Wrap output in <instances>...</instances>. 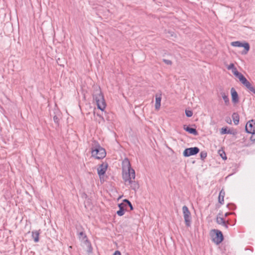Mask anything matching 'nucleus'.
Returning a JSON list of instances; mask_svg holds the SVG:
<instances>
[{
	"mask_svg": "<svg viewBox=\"0 0 255 255\" xmlns=\"http://www.w3.org/2000/svg\"><path fill=\"white\" fill-rule=\"evenodd\" d=\"M233 175V174L231 173V174H229L228 175L231 176V175Z\"/></svg>",
	"mask_w": 255,
	"mask_h": 255,
	"instance_id": "nucleus-37",
	"label": "nucleus"
},
{
	"mask_svg": "<svg viewBox=\"0 0 255 255\" xmlns=\"http://www.w3.org/2000/svg\"><path fill=\"white\" fill-rule=\"evenodd\" d=\"M182 211L185 225L186 226L189 227L191 222V213L186 206H184L182 207Z\"/></svg>",
	"mask_w": 255,
	"mask_h": 255,
	"instance_id": "nucleus-6",
	"label": "nucleus"
},
{
	"mask_svg": "<svg viewBox=\"0 0 255 255\" xmlns=\"http://www.w3.org/2000/svg\"><path fill=\"white\" fill-rule=\"evenodd\" d=\"M39 230L32 232V237L35 243H37L39 241Z\"/></svg>",
	"mask_w": 255,
	"mask_h": 255,
	"instance_id": "nucleus-19",
	"label": "nucleus"
},
{
	"mask_svg": "<svg viewBox=\"0 0 255 255\" xmlns=\"http://www.w3.org/2000/svg\"><path fill=\"white\" fill-rule=\"evenodd\" d=\"M231 44L234 47H244V49L242 51V54L243 55L247 54L250 50V44L247 42H242L239 41H236L231 42Z\"/></svg>",
	"mask_w": 255,
	"mask_h": 255,
	"instance_id": "nucleus-5",
	"label": "nucleus"
},
{
	"mask_svg": "<svg viewBox=\"0 0 255 255\" xmlns=\"http://www.w3.org/2000/svg\"><path fill=\"white\" fill-rule=\"evenodd\" d=\"M184 129L189 132V133L192 134L194 135H198V132L196 128H191L189 126H184Z\"/></svg>",
	"mask_w": 255,
	"mask_h": 255,
	"instance_id": "nucleus-14",
	"label": "nucleus"
},
{
	"mask_svg": "<svg viewBox=\"0 0 255 255\" xmlns=\"http://www.w3.org/2000/svg\"><path fill=\"white\" fill-rule=\"evenodd\" d=\"M199 151L200 149L198 147L187 148L184 150L183 155L184 157H189L196 155Z\"/></svg>",
	"mask_w": 255,
	"mask_h": 255,
	"instance_id": "nucleus-8",
	"label": "nucleus"
},
{
	"mask_svg": "<svg viewBox=\"0 0 255 255\" xmlns=\"http://www.w3.org/2000/svg\"><path fill=\"white\" fill-rule=\"evenodd\" d=\"M227 215H228V214H227V213H226V214H225V216H227Z\"/></svg>",
	"mask_w": 255,
	"mask_h": 255,
	"instance_id": "nucleus-38",
	"label": "nucleus"
},
{
	"mask_svg": "<svg viewBox=\"0 0 255 255\" xmlns=\"http://www.w3.org/2000/svg\"><path fill=\"white\" fill-rule=\"evenodd\" d=\"M222 151V153H220V155H221V157L223 159H227V157H226L225 152L224 151Z\"/></svg>",
	"mask_w": 255,
	"mask_h": 255,
	"instance_id": "nucleus-31",
	"label": "nucleus"
},
{
	"mask_svg": "<svg viewBox=\"0 0 255 255\" xmlns=\"http://www.w3.org/2000/svg\"><path fill=\"white\" fill-rule=\"evenodd\" d=\"M255 127V120L248 121L245 127V131L248 133H251L254 128Z\"/></svg>",
	"mask_w": 255,
	"mask_h": 255,
	"instance_id": "nucleus-11",
	"label": "nucleus"
},
{
	"mask_svg": "<svg viewBox=\"0 0 255 255\" xmlns=\"http://www.w3.org/2000/svg\"><path fill=\"white\" fill-rule=\"evenodd\" d=\"M251 140L252 141H253L255 142V138H254V139H253V136H252V137H251Z\"/></svg>",
	"mask_w": 255,
	"mask_h": 255,
	"instance_id": "nucleus-36",
	"label": "nucleus"
},
{
	"mask_svg": "<svg viewBox=\"0 0 255 255\" xmlns=\"http://www.w3.org/2000/svg\"><path fill=\"white\" fill-rule=\"evenodd\" d=\"M53 120L56 124L59 125V119L58 118L57 116L55 115L53 117Z\"/></svg>",
	"mask_w": 255,
	"mask_h": 255,
	"instance_id": "nucleus-28",
	"label": "nucleus"
},
{
	"mask_svg": "<svg viewBox=\"0 0 255 255\" xmlns=\"http://www.w3.org/2000/svg\"><path fill=\"white\" fill-rule=\"evenodd\" d=\"M108 164L107 162H103L101 164L99 165L97 170L98 175H104L107 169Z\"/></svg>",
	"mask_w": 255,
	"mask_h": 255,
	"instance_id": "nucleus-10",
	"label": "nucleus"
},
{
	"mask_svg": "<svg viewBox=\"0 0 255 255\" xmlns=\"http://www.w3.org/2000/svg\"><path fill=\"white\" fill-rule=\"evenodd\" d=\"M234 68H235V65L234 63H231L229 66L227 67V69L228 70H233Z\"/></svg>",
	"mask_w": 255,
	"mask_h": 255,
	"instance_id": "nucleus-29",
	"label": "nucleus"
},
{
	"mask_svg": "<svg viewBox=\"0 0 255 255\" xmlns=\"http://www.w3.org/2000/svg\"><path fill=\"white\" fill-rule=\"evenodd\" d=\"M200 158L202 160H204L207 156V153L205 151H202L200 154Z\"/></svg>",
	"mask_w": 255,
	"mask_h": 255,
	"instance_id": "nucleus-24",
	"label": "nucleus"
},
{
	"mask_svg": "<svg viewBox=\"0 0 255 255\" xmlns=\"http://www.w3.org/2000/svg\"><path fill=\"white\" fill-rule=\"evenodd\" d=\"M231 94L232 101L234 104H237L239 102V95L235 88H232L231 89Z\"/></svg>",
	"mask_w": 255,
	"mask_h": 255,
	"instance_id": "nucleus-13",
	"label": "nucleus"
},
{
	"mask_svg": "<svg viewBox=\"0 0 255 255\" xmlns=\"http://www.w3.org/2000/svg\"><path fill=\"white\" fill-rule=\"evenodd\" d=\"M216 232L215 236L213 238V241L217 245L220 244L223 240V235L222 233L217 230H214Z\"/></svg>",
	"mask_w": 255,
	"mask_h": 255,
	"instance_id": "nucleus-9",
	"label": "nucleus"
},
{
	"mask_svg": "<svg viewBox=\"0 0 255 255\" xmlns=\"http://www.w3.org/2000/svg\"><path fill=\"white\" fill-rule=\"evenodd\" d=\"M227 122L229 124H231V120L229 119V120L227 121Z\"/></svg>",
	"mask_w": 255,
	"mask_h": 255,
	"instance_id": "nucleus-34",
	"label": "nucleus"
},
{
	"mask_svg": "<svg viewBox=\"0 0 255 255\" xmlns=\"http://www.w3.org/2000/svg\"><path fill=\"white\" fill-rule=\"evenodd\" d=\"M227 122L229 124H231V120L229 119V120L227 121Z\"/></svg>",
	"mask_w": 255,
	"mask_h": 255,
	"instance_id": "nucleus-35",
	"label": "nucleus"
},
{
	"mask_svg": "<svg viewBox=\"0 0 255 255\" xmlns=\"http://www.w3.org/2000/svg\"><path fill=\"white\" fill-rule=\"evenodd\" d=\"M135 176H123L125 184L130 185L131 188L136 190L139 188V185L135 180Z\"/></svg>",
	"mask_w": 255,
	"mask_h": 255,
	"instance_id": "nucleus-4",
	"label": "nucleus"
},
{
	"mask_svg": "<svg viewBox=\"0 0 255 255\" xmlns=\"http://www.w3.org/2000/svg\"><path fill=\"white\" fill-rule=\"evenodd\" d=\"M163 61L167 65H171L172 64V62L170 60H167L165 59H163Z\"/></svg>",
	"mask_w": 255,
	"mask_h": 255,
	"instance_id": "nucleus-27",
	"label": "nucleus"
},
{
	"mask_svg": "<svg viewBox=\"0 0 255 255\" xmlns=\"http://www.w3.org/2000/svg\"><path fill=\"white\" fill-rule=\"evenodd\" d=\"M56 61H57V64L61 66H64V64L63 63H62V62H61V60H60V59L59 58H58L57 60H56Z\"/></svg>",
	"mask_w": 255,
	"mask_h": 255,
	"instance_id": "nucleus-32",
	"label": "nucleus"
},
{
	"mask_svg": "<svg viewBox=\"0 0 255 255\" xmlns=\"http://www.w3.org/2000/svg\"><path fill=\"white\" fill-rule=\"evenodd\" d=\"M123 203H125L127 204V206L128 205L130 207V210H132L133 209L132 205L128 199H124L123 200Z\"/></svg>",
	"mask_w": 255,
	"mask_h": 255,
	"instance_id": "nucleus-25",
	"label": "nucleus"
},
{
	"mask_svg": "<svg viewBox=\"0 0 255 255\" xmlns=\"http://www.w3.org/2000/svg\"><path fill=\"white\" fill-rule=\"evenodd\" d=\"M155 108L156 110H158L160 107V103L161 100V93H157L155 95Z\"/></svg>",
	"mask_w": 255,
	"mask_h": 255,
	"instance_id": "nucleus-15",
	"label": "nucleus"
},
{
	"mask_svg": "<svg viewBox=\"0 0 255 255\" xmlns=\"http://www.w3.org/2000/svg\"><path fill=\"white\" fill-rule=\"evenodd\" d=\"M225 192L223 190V189H222L220 192L219 197H218V201H219V202L221 204H223V203H224V197L225 196Z\"/></svg>",
	"mask_w": 255,
	"mask_h": 255,
	"instance_id": "nucleus-22",
	"label": "nucleus"
},
{
	"mask_svg": "<svg viewBox=\"0 0 255 255\" xmlns=\"http://www.w3.org/2000/svg\"><path fill=\"white\" fill-rule=\"evenodd\" d=\"M216 221L218 224L222 225L225 229H227L228 228L227 224L223 218L218 216L217 217Z\"/></svg>",
	"mask_w": 255,
	"mask_h": 255,
	"instance_id": "nucleus-18",
	"label": "nucleus"
},
{
	"mask_svg": "<svg viewBox=\"0 0 255 255\" xmlns=\"http://www.w3.org/2000/svg\"><path fill=\"white\" fill-rule=\"evenodd\" d=\"M232 73L234 74V75L237 77L240 82L242 81L245 77L240 72H239L237 68L235 67L233 70H232Z\"/></svg>",
	"mask_w": 255,
	"mask_h": 255,
	"instance_id": "nucleus-17",
	"label": "nucleus"
},
{
	"mask_svg": "<svg viewBox=\"0 0 255 255\" xmlns=\"http://www.w3.org/2000/svg\"><path fill=\"white\" fill-rule=\"evenodd\" d=\"M78 236L79 239L87 247V252L89 253H91L92 252V248L90 242L88 240L86 235L83 232H81L79 233Z\"/></svg>",
	"mask_w": 255,
	"mask_h": 255,
	"instance_id": "nucleus-7",
	"label": "nucleus"
},
{
	"mask_svg": "<svg viewBox=\"0 0 255 255\" xmlns=\"http://www.w3.org/2000/svg\"><path fill=\"white\" fill-rule=\"evenodd\" d=\"M92 155L96 159H103L106 156V152L98 142H95L94 147L92 148Z\"/></svg>",
	"mask_w": 255,
	"mask_h": 255,
	"instance_id": "nucleus-2",
	"label": "nucleus"
},
{
	"mask_svg": "<svg viewBox=\"0 0 255 255\" xmlns=\"http://www.w3.org/2000/svg\"><path fill=\"white\" fill-rule=\"evenodd\" d=\"M123 175H135V171L131 168L129 160L125 158L122 162Z\"/></svg>",
	"mask_w": 255,
	"mask_h": 255,
	"instance_id": "nucleus-3",
	"label": "nucleus"
},
{
	"mask_svg": "<svg viewBox=\"0 0 255 255\" xmlns=\"http://www.w3.org/2000/svg\"><path fill=\"white\" fill-rule=\"evenodd\" d=\"M185 115H186V117L190 118L192 116L193 112L191 110H185Z\"/></svg>",
	"mask_w": 255,
	"mask_h": 255,
	"instance_id": "nucleus-26",
	"label": "nucleus"
},
{
	"mask_svg": "<svg viewBox=\"0 0 255 255\" xmlns=\"http://www.w3.org/2000/svg\"><path fill=\"white\" fill-rule=\"evenodd\" d=\"M113 255H121V254L120 251H117L114 253Z\"/></svg>",
	"mask_w": 255,
	"mask_h": 255,
	"instance_id": "nucleus-33",
	"label": "nucleus"
},
{
	"mask_svg": "<svg viewBox=\"0 0 255 255\" xmlns=\"http://www.w3.org/2000/svg\"><path fill=\"white\" fill-rule=\"evenodd\" d=\"M220 133L221 134H232V132L230 129H228L227 127L222 128L220 130Z\"/></svg>",
	"mask_w": 255,
	"mask_h": 255,
	"instance_id": "nucleus-23",
	"label": "nucleus"
},
{
	"mask_svg": "<svg viewBox=\"0 0 255 255\" xmlns=\"http://www.w3.org/2000/svg\"><path fill=\"white\" fill-rule=\"evenodd\" d=\"M220 94L222 97L223 99L224 100V101L225 102V105L226 106L229 105H230V100H229L228 96L227 95H226V94L224 92H221Z\"/></svg>",
	"mask_w": 255,
	"mask_h": 255,
	"instance_id": "nucleus-20",
	"label": "nucleus"
},
{
	"mask_svg": "<svg viewBox=\"0 0 255 255\" xmlns=\"http://www.w3.org/2000/svg\"><path fill=\"white\" fill-rule=\"evenodd\" d=\"M127 207V204L125 203H122L119 204L120 210L117 212L118 215L122 216L125 214V208Z\"/></svg>",
	"mask_w": 255,
	"mask_h": 255,
	"instance_id": "nucleus-16",
	"label": "nucleus"
},
{
	"mask_svg": "<svg viewBox=\"0 0 255 255\" xmlns=\"http://www.w3.org/2000/svg\"><path fill=\"white\" fill-rule=\"evenodd\" d=\"M107 177L108 176H99L101 184H102L104 181L106 180Z\"/></svg>",
	"mask_w": 255,
	"mask_h": 255,
	"instance_id": "nucleus-30",
	"label": "nucleus"
},
{
	"mask_svg": "<svg viewBox=\"0 0 255 255\" xmlns=\"http://www.w3.org/2000/svg\"><path fill=\"white\" fill-rule=\"evenodd\" d=\"M250 92H252L255 94V88L252 85L250 82L245 77L241 82Z\"/></svg>",
	"mask_w": 255,
	"mask_h": 255,
	"instance_id": "nucleus-12",
	"label": "nucleus"
},
{
	"mask_svg": "<svg viewBox=\"0 0 255 255\" xmlns=\"http://www.w3.org/2000/svg\"><path fill=\"white\" fill-rule=\"evenodd\" d=\"M232 118L234 123L235 125H238L239 123L240 117L237 113H234L232 115Z\"/></svg>",
	"mask_w": 255,
	"mask_h": 255,
	"instance_id": "nucleus-21",
	"label": "nucleus"
},
{
	"mask_svg": "<svg viewBox=\"0 0 255 255\" xmlns=\"http://www.w3.org/2000/svg\"><path fill=\"white\" fill-rule=\"evenodd\" d=\"M93 97V100L96 103L98 108L102 111H104L106 108V104L104 99V95L99 87H96L94 89Z\"/></svg>",
	"mask_w": 255,
	"mask_h": 255,
	"instance_id": "nucleus-1",
	"label": "nucleus"
}]
</instances>
